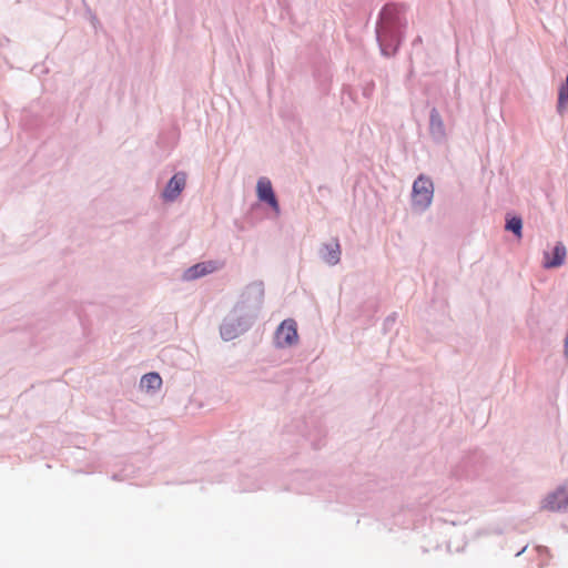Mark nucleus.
Instances as JSON below:
<instances>
[{"label": "nucleus", "mask_w": 568, "mask_h": 568, "mask_svg": "<svg viewBox=\"0 0 568 568\" xmlns=\"http://www.w3.org/2000/svg\"><path fill=\"white\" fill-rule=\"evenodd\" d=\"M405 4L386 3L379 11L375 27L376 40L384 57L395 55L404 39L407 28Z\"/></svg>", "instance_id": "1"}, {"label": "nucleus", "mask_w": 568, "mask_h": 568, "mask_svg": "<svg viewBox=\"0 0 568 568\" xmlns=\"http://www.w3.org/2000/svg\"><path fill=\"white\" fill-rule=\"evenodd\" d=\"M487 459L481 450L475 449L465 455L453 468L452 476L456 479H474L485 473Z\"/></svg>", "instance_id": "2"}, {"label": "nucleus", "mask_w": 568, "mask_h": 568, "mask_svg": "<svg viewBox=\"0 0 568 568\" xmlns=\"http://www.w3.org/2000/svg\"><path fill=\"white\" fill-rule=\"evenodd\" d=\"M264 302V284L263 282H253L248 284L240 296L234 307H241L244 312L258 317Z\"/></svg>", "instance_id": "3"}, {"label": "nucleus", "mask_w": 568, "mask_h": 568, "mask_svg": "<svg viewBox=\"0 0 568 568\" xmlns=\"http://www.w3.org/2000/svg\"><path fill=\"white\" fill-rule=\"evenodd\" d=\"M434 195V184L430 178L420 174L413 183L412 202L415 209L425 211L429 207Z\"/></svg>", "instance_id": "4"}, {"label": "nucleus", "mask_w": 568, "mask_h": 568, "mask_svg": "<svg viewBox=\"0 0 568 568\" xmlns=\"http://www.w3.org/2000/svg\"><path fill=\"white\" fill-rule=\"evenodd\" d=\"M239 312L240 311H236L233 307L223 320L220 326V335L223 341H232L251 328L247 322H245V318L241 316Z\"/></svg>", "instance_id": "5"}, {"label": "nucleus", "mask_w": 568, "mask_h": 568, "mask_svg": "<svg viewBox=\"0 0 568 568\" xmlns=\"http://www.w3.org/2000/svg\"><path fill=\"white\" fill-rule=\"evenodd\" d=\"M298 339L297 324L294 320H284L275 332L277 347L284 348L294 345Z\"/></svg>", "instance_id": "6"}, {"label": "nucleus", "mask_w": 568, "mask_h": 568, "mask_svg": "<svg viewBox=\"0 0 568 568\" xmlns=\"http://www.w3.org/2000/svg\"><path fill=\"white\" fill-rule=\"evenodd\" d=\"M256 196L260 202L268 205L276 215H280L281 207L271 181L267 178H260L256 184Z\"/></svg>", "instance_id": "7"}, {"label": "nucleus", "mask_w": 568, "mask_h": 568, "mask_svg": "<svg viewBox=\"0 0 568 568\" xmlns=\"http://www.w3.org/2000/svg\"><path fill=\"white\" fill-rule=\"evenodd\" d=\"M186 173L179 171L166 182L161 197L164 202H174L183 192L186 185Z\"/></svg>", "instance_id": "8"}, {"label": "nucleus", "mask_w": 568, "mask_h": 568, "mask_svg": "<svg viewBox=\"0 0 568 568\" xmlns=\"http://www.w3.org/2000/svg\"><path fill=\"white\" fill-rule=\"evenodd\" d=\"M428 131L432 140L440 144L446 140V128L439 111L434 106L429 111Z\"/></svg>", "instance_id": "9"}, {"label": "nucleus", "mask_w": 568, "mask_h": 568, "mask_svg": "<svg viewBox=\"0 0 568 568\" xmlns=\"http://www.w3.org/2000/svg\"><path fill=\"white\" fill-rule=\"evenodd\" d=\"M542 508L552 511L568 510V490L559 487L548 494L544 499Z\"/></svg>", "instance_id": "10"}, {"label": "nucleus", "mask_w": 568, "mask_h": 568, "mask_svg": "<svg viewBox=\"0 0 568 568\" xmlns=\"http://www.w3.org/2000/svg\"><path fill=\"white\" fill-rule=\"evenodd\" d=\"M321 258L328 265L334 266L341 261V244L337 237L331 239L329 242L323 243L318 250Z\"/></svg>", "instance_id": "11"}, {"label": "nucleus", "mask_w": 568, "mask_h": 568, "mask_svg": "<svg viewBox=\"0 0 568 568\" xmlns=\"http://www.w3.org/2000/svg\"><path fill=\"white\" fill-rule=\"evenodd\" d=\"M566 246L562 242H557L552 247L551 252H544V268H557L565 263L566 258Z\"/></svg>", "instance_id": "12"}, {"label": "nucleus", "mask_w": 568, "mask_h": 568, "mask_svg": "<svg viewBox=\"0 0 568 568\" xmlns=\"http://www.w3.org/2000/svg\"><path fill=\"white\" fill-rule=\"evenodd\" d=\"M211 264H212L211 262L196 263L184 271L182 278L184 281H194L202 276H205V275L210 274L211 272H213V267Z\"/></svg>", "instance_id": "13"}, {"label": "nucleus", "mask_w": 568, "mask_h": 568, "mask_svg": "<svg viewBox=\"0 0 568 568\" xmlns=\"http://www.w3.org/2000/svg\"><path fill=\"white\" fill-rule=\"evenodd\" d=\"M162 386V377L158 372L144 374L140 381V387L148 393H154Z\"/></svg>", "instance_id": "14"}, {"label": "nucleus", "mask_w": 568, "mask_h": 568, "mask_svg": "<svg viewBox=\"0 0 568 568\" xmlns=\"http://www.w3.org/2000/svg\"><path fill=\"white\" fill-rule=\"evenodd\" d=\"M523 217L518 214L507 213L505 216V230L515 237H523Z\"/></svg>", "instance_id": "15"}, {"label": "nucleus", "mask_w": 568, "mask_h": 568, "mask_svg": "<svg viewBox=\"0 0 568 568\" xmlns=\"http://www.w3.org/2000/svg\"><path fill=\"white\" fill-rule=\"evenodd\" d=\"M234 308L236 311H240L239 314H241V316H243L245 318V322H247L250 327H252L257 318L252 316V314H248V313L244 312L243 308H241V307H234Z\"/></svg>", "instance_id": "16"}, {"label": "nucleus", "mask_w": 568, "mask_h": 568, "mask_svg": "<svg viewBox=\"0 0 568 568\" xmlns=\"http://www.w3.org/2000/svg\"><path fill=\"white\" fill-rule=\"evenodd\" d=\"M396 318H397V313H392L390 315H388L385 321H384V331L386 332L387 329H389L394 323L396 322Z\"/></svg>", "instance_id": "17"}, {"label": "nucleus", "mask_w": 568, "mask_h": 568, "mask_svg": "<svg viewBox=\"0 0 568 568\" xmlns=\"http://www.w3.org/2000/svg\"><path fill=\"white\" fill-rule=\"evenodd\" d=\"M375 83L373 81L365 84L363 88V95L367 99H369L374 92Z\"/></svg>", "instance_id": "18"}, {"label": "nucleus", "mask_w": 568, "mask_h": 568, "mask_svg": "<svg viewBox=\"0 0 568 568\" xmlns=\"http://www.w3.org/2000/svg\"><path fill=\"white\" fill-rule=\"evenodd\" d=\"M422 37L420 36H417L414 40H413V45H417L419 43H422Z\"/></svg>", "instance_id": "19"}, {"label": "nucleus", "mask_w": 568, "mask_h": 568, "mask_svg": "<svg viewBox=\"0 0 568 568\" xmlns=\"http://www.w3.org/2000/svg\"><path fill=\"white\" fill-rule=\"evenodd\" d=\"M527 547H524L521 550H519L516 556H520L525 550H526Z\"/></svg>", "instance_id": "20"}]
</instances>
